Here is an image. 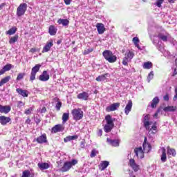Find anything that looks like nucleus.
I'll return each instance as SVG.
<instances>
[{
    "mask_svg": "<svg viewBox=\"0 0 177 177\" xmlns=\"http://www.w3.org/2000/svg\"><path fill=\"white\" fill-rule=\"evenodd\" d=\"M142 122L144 124V127L148 131L149 135H155L158 132L157 129V122H153L150 121V115H144L142 119Z\"/></svg>",
    "mask_w": 177,
    "mask_h": 177,
    "instance_id": "1",
    "label": "nucleus"
},
{
    "mask_svg": "<svg viewBox=\"0 0 177 177\" xmlns=\"http://www.w3.org/2000/svg\"><path fill=\"white\" fill-rule=\"evenodd\" d=\"M71 114L75 121H80L84 118V111L81 109H75L72 110Z\"/></svg>",
    "mask_w": 177,
    "mask_h": 177,
    "instance_id": "2",
    "label": "nucleus"
},
{
    "mask_svg": "<svg viewBox=\"0 0 177 177\" xmlns=\"http://www.w3.org/2000/svg\"><path fill=\"white\" fill-rule=\"evenodd\" d=\"M133 56H135V54L129 50H127L124 54V57L122 60V64L124 66H128V62H131L132 59H133Z\"/></svg>",
    "mask_w": 177,
    "mask_h": 177,
    "instance_id": "3",
    "label": "nucleus"
},
{
    "mask_svg": "<svg viewBox=\"0 0 177 177\" xmlns=\"http://www.w3.org/2000/svg\"><path fill=\"white\" fill-rule=\"evenodd\" d=\"M26 10H27V3H21L17 9V16L18 17H21V16H24Z\"/></svg>",
    "mask_w": 177,
    "mask_h": 177,
    "instance_id": "4",
    "label": "nucleus"
},
{
    "mask_svg": "<svg viewBox=\"0 0 177 177\" xmlns=\"http://www.w3.org/2000/svg\"><path fill=\"white\" fill-rule=\"evenodd\" d=\"M39 68H41V65L39 64H37L32 68L30 77V81H31L32 82L35 80V76L37 75V73L39 71Z\"/></svg>",
    "mask_w": 177,
    "mask_h": 177,
    "instance_id": "5",
    "label": "nucleus"
},
{
    "mask_svg": "<svg viewBox=\"0 0 177 177\" xmlns=\"http://www.w3.org/2000/svg\"><path fill=\"white\" fill-rule=\"evenodd\" d=\"M36 142L39 145H42L43 143H48V138L46 137V134L44 133L43 135L39 136L36 139Z\"/></svg>",
    "mask_w": 177,
    "mask_h": 177,
    "instance_id": "6",
    "label": "nucleus"
},
{
    "mask_svg": "<svg viewBox=\"0 0 177 177\" xmlns=\"http://www.w3.org/2000/svg\"><path fill=\"white\" fill-rule=\"evenodd\" d=\"M134 152L136 153V157H138V158H145V153H143V149H142V147L136 148L134 149Z\"/></svg>",
    "mask_w": 177,
    "mask_h": 177,
    "instance_id": "7",
    "label": "nucleus"
},
{
    "mask_svg": "<svg viewBox=\"0 0 177 177\" xmlns=\"http://www.w3.org/2000/svg\"><path fill=\"white\" fill-rule=\"evenodd\" d=\"M64 127L62 124H57L51 129L52 133H57V132H63Z\"/></svg>",
    "mask_w": 177,
    "mask_h": 177,
    "instance_id": "8",
    "label": "nucleus"
},
{
    "mask_svg": "<svg viewBox=\"0 0 177 177\" xmlns=\"http://www.w3.org/2000/svg\"><path fill=\"white\" fill-rule=\"evenodd\" d=\"M129 165L132 167V169L135 172H138V169H140L139 165L136 164V162H135V159H130L129 160Z\"/></svg>",
    "mask_w": 177,
    "mask_h": 177,
    "instance_id": "9",
    "label": "nucleus"
},
{
    "mask_svg": "<svg viewBox=\"0 0 177 177\" xmlns=\"http://www.w3.org/2000/svg\"><path fill=\"white\" fill-rule=\"evenodd\" d=\"M39 81H43V82L48 81L49 74H48V72L46 71H43L42 74L39 75Z\"/></svg>",
    "mask_w": 177,
    "mask_h": 177,
    "instance_id": "10",
    "label": "nucleus"
},
{
    "mask_svg": "<svg viewBox=\"0 0 177 177\" xmlns=\"http://www.w3.org/2000/svg\"><path fill=\"white\" fill-rule=\"evenodd\" d=\"M10 110H12L10 106L0 105V113L3 114H8L10 111Z\"/></svg>",
    "mask_w": 177,
    "mask_h": 177,
    "instance_id": "11",
    "label": "nucleus"
},
{
    "mask_svg": "<svg viewBox=\"0 0 177 177\" xmlns=\"http://www.w3.org/2000/svg\"><path fill=\"white\" fill-rule=\"evenodd\" d=\"M118 107H120V103L118 102L113 103L109 106H107L106 111L108 112L115 111V110H117Z\"/></svg>",
    "mask_w": 177,
    "mask_h": 177,
    "instance_id": "12",
    "label": "nucleus"
},
{
    "mask_svg": "<svg viewBox=\"0 0 177 177\" xmlns=\"http://www.w3.org/2000/svg\"><path fill=\"white\" fill-rule=\"evenodd\" d=\"M147 140V138L145 137L142 146H143L144 151L145 153H149V151L151 150V145L149 143L146 142Z\"/></svg>",
    "mask_w": 177,
    "mask_h": 177,
    "instance_id": "13",
    "label": "nucleus"
},
{
    "mask_svg": "<svg viewBox=\"0 0 177 177\" xmlns=\"http://www.w3.org/2000/svg\"><path fill=\"white\" fill-rule=\"evenodd\" d=\"M10 121H12V119H10V118L9 117H6V116H0V124L1 125H6V124H8V122H10Z\"/></svg>",
    "mask_w": 177,
    "mask_h": 177,
    "instance_id": "14",
    "label": "nucleus"
},
{
    "mask_svg": "<svg viewBox=\"0 0 177 177\" xmlns=\"http://www.w3.org/2000/svg\"><path fill=\"white\" fill-rule=\"evenodd\" d=\"M52 46H53V41L47 42L45 45V46L43 48L42 53L49 52V50H50V48H52Z\"/></svg>",
    "mask_w": 177,
    "mask_h": 177,
    "instance_id": "15",
    "label": "nucleus"
},
{
    "mask_svg": "<svg viewBox=\"0 0 177 177\" xmlns=\"http://www.w3.org/2000/svg\"><path fill=\"white\" fill-rule=\"evenodd\" d=\"M96 28L98 31V34H104V31H106V28H104V24H103L97 23Z\"/></svg>",
    "mask_w": 177,
    "mask_h": 177,
    "instance_id": "16",
    "label": "nucleus"
},
{
    "mask_svg": "<svg viewBox=\"0 0 177 177\" xmlns=\"http://www.w3.org/2000/svg\"><path fill=\"white\" fill-rule=\"evenodd\" d=\"M71 167V164L69 162H65L61 169V171L62 172H67V171H70Z\"/></svg>",
    "mask_w": 177,
    "mask_h": 177,
    "instance_id": "17",
    "label": "nucleus"
},
{
    "mask_svg": "<svg viewBox=\"0 0 177 177\" xmlns=\"http://www.w3.org/2000/svg\"><path fill=\"white\" fill-rule=\"evenodd\" d=\"M16 91L19 95H21V96H23V97H28V91L27 90H23L20 88H18L16 89Z\"/></svg>",
    "mask_w": 177,
    "mask_h": 177,
    "instance_id": "18",
    "label": "nucleus"
},
{
    "mask_svg": "<svg viewBox=\"0 0 177 177\" xmlns=\"http://www.w3.org/2000/svg\"><path fill=\"white\" fill-rule=\"evenodd\" d=\"M89 97V93L86 92H83L77 95V99H80L81 100H88Z\"/></svg>",
    "mask_w": 177,
    "mask_h": 177,
    "instance_id": "19",
    "label": "nucleus"
},
{
    "mask_svg": "<svg viewBox=\"0 0 177 177\" xmlns=\"http://www.w3.org/2000/svg\"><path fill=\"white\" fill-rule=\"evenodd\" d=\"M132 101L131 100H129L127 104L126 105V107L124 109V113L127 115H128V114H129V112L131 111V110H132Z\"/></svg>",
    "mask_w": 177,
    "mask_h": 177,
    "instance_id": "20",
    "label": "nucleus"
},
{
    "mask_svg": "<svg viewBox=\"0 0 177 177\" xmlns=\"http://www.w3.org/2000/svg\"><path fill=\"white\" fill-rule=\"evenodd\" d=\"M105 120L106 122V124H108L109 125L114 126V121H115V118H111V115H107L105 117Z\"/></svg>",
    "mask_w": 177,
    "mask_h": 177,
    "instance_id": "21",
    "label": "nucleus"
},
{
    "mask_svg": "<svg viewBox=\"0 0 177 177\" xmlns=\"http://www.w3.org/2000/svg\"><path fill=\"white\" fill-rule=\"evenodd\" d=\"M106 142L109 143L111 146H114V147H117L118 146H120V141L118 140H111L110 138L106 139Z\"/></svg>",
    "mask_w": 177,
    "mask_h": 177,
    "instance_id": "22",
    "label": "nucleus"
},
{
    "mask_svg": "<svg viewBox=\"0 0 177 177\" xmlns=\"http://www.w3.org/2000/svg\"><path fill=\"white\" fill-rule=\"evenodd\" d=\"M77 139H78L77 135L68 136L64 138V142H65V143H67V142H71V140H77Z\"/></svg>",
    "mask_w": 177,
    "mask_h": 177,
    "instance_id": "23",
    "label": "nucleus"
},
{
    "mask_svg": "<svg viewBox=\"0 0 177 177\" xmlns=\"http://www.w3.org/2000/svg\"><path fill=\"white\" fill-rule=\"evenodd\" d=\"M37 166L39 168V169H41V171L48 169V168H49V164L46 162H39L37 164Z\"/></svg>",
    "mask_w": 177,
    "mask_h": 177,
    "instance_id": "24",
    "label": "nucleus"
},
{
    "mask_svg": "<svg viewBox=\"0 0 177 177\" xmlns=\"http://www.w3.org/2000/svg\"><path fill=\"white\" fill-rule=\"evenodd\" d=\"M177 107L175 106H168L163 109V111H165V113L171 112L174 113V111H176Z\"/></svg>",
    "mask_w": 177,
    "mask_h": 177,
    "instance_id": "25",
    "label": "nucleus"
},
{
    "mask_svg": "<svg viewBox=\"0 0 177 177\" xmlns=\"http://www.w3.org/2000/svg\"><path fill=\"white\" fill-rule=\"evenodd\" d=\"M158 103H160V98H158V97H155L152 100V102L151 103V107L152 109H156V107H157V104H158Z\"/></svg>",
    "mask_w": 177,
    "mask_h": 177,
    "instance_id": "26",
    "label": "nucleus"
},
{
    "mask_svg": "<svg viewBox=\"0 0 177 177\" xmlns=\"http://www.w3.org/2000/svg\"><path fill=\"white\" fill-rule=\"evenodd\" d=\"M48 32L50 35H56V32H57V28H56L55 26L51 25L48 28Z\"/></svg>",
    "mask_w": 177,
    "mask_h": 177,
    "instance_id": "27",
    "label": "nucleus"
},
{
    "mask_svg": "<svg viewBox=\"0 0 177 177\" xmlns=\"http://www.w3.org/2000/svg\"><path fill=\"white\" fill-rule=\"evenodd\" d=\"M162 156H161V161L162 162H165L167 161V150L165 148L162 147Z\"/></svg>",
    "mask_w": 177,
    "mask_h": 177,
    "instance_id": "28",
    "label": "nucleus"
},
{
    "mask_svg": "<svg viewBox=\"0 0 177 177\" xmlns=\"http://www.w3.org/2000/svg\"><path fill=\"white\" fill-rule=\"evenodd\" d=\"M11 78L12 77L10 76H6L4 78H3L0 82V86L5 85V84H8V82L10 81Z\"/></svg>",
    "mask_w": 177,
    "mask_h": 177,
    "instance_id": "29",
    "label": "nucleus"
},
{
    "mask_svg": "<svg viewBox=\"0 0 177 177\" xmlns=\"http://www.w3.org/2000/svg\"><path fill=\"white\" fill-rule=\"evenodd\" d=\"M102 55L104 59H106V60H109L110 57L113 55V52L106 50L102 53Z\"/></svg>",
    "mask_w": 177,
    "mask_h": 177,
    "instance_id": "30",
    "label": "nucleus"
},
{
    "mask_svg": "<svg viewBox=\"0 0 177 177\" xmlns=\"http://www.w3.org/2000/svg\"><path fill=\"white\" fill-rule=\"evenodd\" d=\"M107 75H109V73H106L104 75H99L95 80L97 81L98 82H100L102 81H106V78H107Z\"/></svg>",
    "mask_w": 177,
    "mask_h": 177,
    "instance_id": "31",
    "label": "nucleus"
},
{
    "mask_svg": "<svg viewBox=\"0 0 177 177\" xmlns=\"http://www.w3.org/2000/svg\"><path fill=\"white\" fill-rule=\"evenodd\" d=\"M108 165H110V162H109V161H107V160L103 161L100 164V168L101 171H104V169H106V168H107Z\"/></svg>",
    "mask_w": 177,
    "mask_h": 177,
    "instance_id": "32",
    "label": "nucleus"
},
{
    "mask_svg": "<svg viewBox=\"0 0 177 177\" xmlns=\"http://www.w3.org/2000/svg\"><path fill=\"white\" fill-rule=\"evenodd\" d=\"M58 24H62V26H68L70 24V21L68 19H59L57 21Z\"/></svg>",
    "mask_w": 177,
    "mask_h": 177,
    "instance_id": "33",
    "label": "nucleus"
},
{
    "mask_svg": "<svg viewBox=\"0 0 177 177\" xmlns=\"http://www.w3.org/2000/svg\"><path fill=\"white\" fill-rule=\"evenodd\" d=\"M158 38L161 39V41H163V42H167V41H168V37L164 35L162 32H160L158 35Z\"/></svg>",
    "mask_w": 177,
    "mask_h": 177,
    "instance_id": "34",
    "label": "nucleus"
},
{
    "mask_svg": "<svg viewBox=\"0 0 177 177\" xmlns=\"http://www.w3.org/2000/svg\"><path fill=\"white\" fill-rule=\"evenodd\" d=\"M16 31H17V28L12 27L8 31H6V34L7 35H13V34H16Z\"/></svg>",
    "mask_w": 177,
    "mask_h": 177,
    "instance_id": "35",
    "label": "nucleus"
},
{
    "mask_svg": "<svg viewBox=\"0 0 177 177\" xmlns=\"http://www.w3.org/2000/svg\"><path fill=\"white\" fill-rule=\"evenodd\" d=\"M114 127V126L111 125V124H105L104 127V131L108 133V132H111V129H113V128Z\"/></svg>",
    "mask_w": 177,
    "mask_h": 177,
    "instance_id": "36",
    "label": "nucleus"
},
{
    "mask_svg": "<svg viewBox=\"0 0 177 177\" xmlns=\"http://www.w3.org/2000/svg\"><path fill=\"white\" fill-rule=\"evenodd\" d=\"M70 117V113H64L62 115V122L63 124L67 122L68 121V118Z\"/></svg>",
    "mask_w": 177,
    "mask_h": 177,
    "instance_id": "37",
    "label": "nucleus"
},
{
    "mask_svg": "<svg viewBox=\"0 0 177 177\" xmlns=\"http://www.w3.org/2000/svg\"><path fill=\"white\" fill-rule=\"evenodd\" d=\"M153 67V63L150 62H145L143 64V68H145L147 70H150Z\"/></svg>",
    "mask_w": 177,
    "mask_h": 177,
    "instance_id": "38",
    "label": "nucleus"
},
{
    "mask_svg": "<svg viewBox=\"0 0 177 177\" xmlns=\"http://www.w3.org/2000/svg\"><path fill=\"white\" fill-rule=\"evenodd\" d=\"M19 39V35H15L14 37H11L9 40V44L10 45L15 44V42H17V40Z\"/></svg>",
    "mask_w": 177,
    "mask_h": 177,
    "instance_id": "39",
    "label": "nucleus"
},
{
    "mask_svg": "<svg viewBox=\"0 0 177 177\" xmlns=\"http://www.w3.org/2000/svg\"><path fill=\"white\" fill-rule=\"evenodd\" d=\"M167 154H169V156H172L173 157H175L176 156V151L174 149H170L169 147H167Z\"/></svg>",
    "mask_w": 177,
    "mask_h": 177,
    "instance_id": "40",
    "label": "nucleus"
},
{
    "mask_svg": "<svg viewBox=\"0 0 177 177\" xmlns=\"http://www.w3.org/2000/svg\"><path fill=\"white\" fill-rule=\"evenodd\" d=\"M107 62L109 63H115V62H117V57L112 54L111 56L108 58Z\"/></svg>",
    "mask_w": 177,
    "mask_h": 177,
    "instance_id": "41",
    "label": "nucleus"
},
{
    "mask_svg": "<svg viewBox=\"0 0 177 177\" xmlns=\"http://www.w3.org/2000/svg\"><path fill=\"white\" fill-rule=\"evenodd\" d=\"M156 2L153 3L156 6H158V8H161V5L164 3V0H156Z\"/></svg>",
    "mask_w": 177,
    "mask_h": 177,
    "instance_id": "42",
    "label": "nucleus"
},
{
    "mask_svg": "<svg viewBox=\"0 0 177 177\" xmlns=\"http://www.w3.org/2000/svg\"><path fill=\"white\" fill-rule=\"evenodd\" d=\"M153 77H154V73L153 71H151L149 73L148 77H147L148 82H150V81H151V80H153Z\"/></svg>",
    "mask_w": 177,
    "mask_h": 177,
    "instance_id": "43",
    "label": "nucleus"
},
{
    "mask_svg": "<svg viewBox=\"0 0 177 177\" xmlns=\"http://www.w3.org/2000/svg\"><path fill=\"white\" fill-rule=\"evenodd\" d=\"M33 110L34 109H32V107H30L28 109H26L24 111V114H26V115H30V114L32 113Z\"/></svg>",
    "mask_w": 177,
    "mask_h": 177,
    "instance_id": "44",
    "label": "nucleus"
},
{
    "mask_svg": "<svg viewBox=\"0 0 177 177\" xmlns=\"http://www.w3.org/2000/svg\"><path fill=\"white\" fill-rule=\"evenodd\" d=\"M24 75H26V73H19L17 77V81H20V80H23V78H24Z\"/></svg>",
    "mask_w": 177,
    "mask_h": 177,
    "instance_id": "45",
    "label": "nucleus"
},
{
    "mask_svg": "<svg viewBox=\"0 0 177 177\" xmlns=\"http://www.w3.org/2000/svg\"><path fill=\"white\" fill-rule=\"evenodd\" d=\"M3 68L6 71H9L12 69V64H6V66H3Z\"/></svg>",
    "mask_w": 177,
    "mask_h": 177,
    "instance_id": "46",
    "label": "nucleus"
},
{
    "mask_svg": "<svg viewBox=\"0 0 177 177\" xmlns=\"http://www.w3.org/2000/svg\"><path fill=\"white\" fill-rule=\"evenodd\" d=\"M97 151H96V149H93L91 151V153L90 155V157H91V158H93V157H96V154H97Z\"/></svg>",
    "mask_w": 177,
    "mask_h": 177,
    "instance_id": "47",
    "label": "nucleus"
},
{
    "mask_svg": "<svg viewBox=\"0 0 177 177\" xmlns=\"http://www.w3.org/2000/svg\"><path fill=\"white\" fill-rule=\"evenodd\" d=\"M70 162L71 167H73V166L77 165V164H78V160L73 159L71 162Z\"/></svg>",
    "mask_w": 177,
    "mask_h": 177,
    "instance_id": "48",
    "label": "nucleus"
},
{
    "mask_svg": "<svg viewBox=\"0 0 177 177\" xmlns=\"http://www.w3.org/2000/svg\"><path fill=\"white\" fill-rule=\"evenodd\" d=\"M56 109L57 111H60V108L62 107V102H58L57 104H56Z\"/></svg>",
    "mask_w": 177,
    "mask_h": 177,
    "instance_id": "49",
    "label": "nucleus"
},
{
    "mask_svg": "<svg viewBox=\"0 0 177 177\" xmlns=\"http://www.w3.org/2000/svg\"><path fill=\"white\" fill-rule=\"evenodd\" d=\"M92 50H93L91 49V48H87V49L84 50V55H89V53H91V52H92Z\"/></svg>",
    "mask_w": 177,
    "mask_h": 177,
    "instance_id": "50",
    "label": "nucleus"
},
{
    "mask_svg": "<svg viewBox=\"0 0 177 177\" xmlns=\"http://www.w3.org/2000/svg\"><path fill=\"white\" fill-rule=\"evenodd\" d=\"M133 44H139V38L133 37Z\"/></svg>",
    "mask_w": 177,
    "mask_h": 177,
    "instance_id": "51",
    "label": "nucleus"
},
{
    "mask_svg": "<svg viewBox=\"0 0 177 177\" xmlns=\"http://www.w3.org/2000/svg\"><path fill=\"white\" fill-rule=\"evenodd\" d=\"M164 100H165L166 102H168L169 100V95L168 94H166L164 97H163Z\"/></svg>",
    "mask_w": 177,
    "mask_h": 177,
    "instance_id": "52",
    "label": "nucleus"
},
{
    "mask_svg": "<svg viewBox=\"0 0 177 177\" xmlns=\"http://www.w3.org/2000/svg\"><path fill=\"white\" fill-rule=\"evenodd\" d=\"M80 147H82V149H84V147H85V140H83L82 142H80Z\"/></svg>",
    "mask_w": 177,
    "mask_h": 177,
    "instance_id": "53",
    "label": "nucleus"
},
{
    "mask_svg": "<svg viewBox=\"0 0 177 177\" xmlns=\"http://www.w3.org/2000/svg\"><path fill=\"white\" fill-rule=\"evenodd\" d=\"M175 93L176 95H174L173 100L175 101V100H177V87L175 88Z\"/></svg>",
    "mask_w": 177,
    "mask_h": 177,
    "instance_id": "54",
    "label": "nucleus"
},
{
    "mask_svg": "<svg viewBox=\"0 0 177 177\" xmlns=\"http://www.w3.org/2000/svg\"><path fill=\"white\" fill-rule=\"evenodd\" d=\"M40 113L41 114H44V113H46V107H43L41 110H40Z\"/></svg>",
    "mask_w": 177,
    "mask_h": 177,
    "instance_id": "55",
    "label": "nucleus"
},
{
    "mask_svg": "<svg viewBox=\"0 0 177 177\" xmlns=\"http://www.w3.org/2000/svg\"><path fill=\"white\" fill-rule=\"evenodd\" d=\"M5 73H6V71L3 68L1 71H0V75H2L3 74H5Z\"/></svg>",
    "mask_w": 177,
    "mask_h": 177,
    "instance_id": "56",
    "label": "nucleus"
},
{
    "mask_svg": "<svg viewBox=\"0 0 177 177\" xmlns=\"http://www.w3.org/2000/svg\"><path fill=\"white\" fill-rule=\"evenodd\" d=\"M97 135H98L99 136H102V135H103V130L100 129V130L98 131V132H97Z\"/></svg>",
    "mask_w": 177,
    "mask_h": 177,
    "instance_id": "57",
    "label": "nucleus"
},
{
    "mask_svg": "<svg viewBox=\"0 0 177 177\" xmlns=\"http://www.w3.org/2000/svg\"><path fill=\"white\" fill-rule=\"evenodd\" d=\"M65 5H70L71 3V0H64Z\"/></svg>",
    "mask_w": 177,
    "mask_h": 177,
    "instance_id": "58",
    "label": "nucleus"
},
{
    "mask_svg": "<svg viewBox=\"0 0 177 177\" xmlns=\"http://www.w3.org/2000/svg\"><path fill=\"white\" fill-rule=\"evenodd\" d=\"M36 124H39V122H41V119L36 118L35 120Z\"/></svg>",
    "mask_w": 177,
    "mask_h": 177,
    "instance_id": "59",
    "label": "nucleus"
},
{
    "mask_svg": "<svg viewBox=\"0 0 177 177\" xmlns=\"http://www.w3.org/2000/svg\"><path fill=\"white\" fill-rule=\"evenodd\" d=\"M135 46H136V48H138V49L140 50V46H139V43H134Z\"/></svg>",
    "mask_w": 177,
    "mask_h": 177,
    "instance_id": "60",
    "label": "nucleus"
},
{
    "mask_svg": "<svg viewBox=\"0 0 177 177\" xmlns=\"http://www.w3.org/2000/svg\"><path fill=\"white\" fill-rule=\"evenodd\" d=\"M162 111V107H160L158 109L156 113H161Z\"/></svg>",
    "mask_w": 177,
    "mask_h": 177,
    "instance_id": "61",
    "label": "nucleus"
},
{
    "mask_svg": "<svg viewBox=\"0 0 177 177\" xmlns=\"http://www.w3.org/2000/svg\"><path fill=\"white\" fill-rule=\"evenodd\" d=\"M176 74H177V71H176V68H175L174 71V73L172 74V77H175V75H176Z\"/></svg>",
    "mask_w": 177,
    "mask_h": 177,
    "instance_id": "62",
    "label": "nucleus"
},
{
    "mask_svg": "<svg viewBox=\"0 0 177 177\" xmlns=\"http://www.w3.org/2000/svg\"><path fill=\"white\" fill-rule=\"evenodd\" d=\"M31 122V119L30 118H28L26 120V124H30Z\"/></svg>",
    "mask_w": 177,
    "mask_h": 177,
    "instance_id": "63",
    "label": "nucleus"
},
{
    "mask_svg": "<svg viewBox=\"0 0 177 177\" xmlns=\"http://www.w3.org/2000/svg\"><path fill=\"white\" fill-rule=\"evenodd\" d=\"M19 104L21 106H24V103H23V102H21V101L19 102Z\"/></svg>",
    "mask_w": 177,
    "mask_h": 177,
    "instance_id": "64",
    "label": "nucleus"
}]
</instances>
